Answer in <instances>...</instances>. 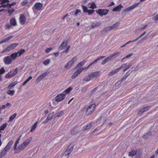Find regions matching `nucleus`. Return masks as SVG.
Returning <instances> with one entry per match:
<instances>
[{"instance_id": "obj_8", "label": "nucleus", "mask_w": 158, "mask_h": 158, "mask_svg": "<svg viewBox=\"0 0 158 158\" xmlns=\"http://www.w3.org/2000/svg\"><path fill=\"white\" fill-rule=\"evenodd\" d=\"M109 10L107 9H100L96 11L97 13L102 17L106 15L108 12Z\"/></svg>"}, {"instance_id": "obj_12", "label": "nucleus", "mask_w": 158, "mask_h": 158, "mask_svg": "<svg viewBox=\"0 0 158 158\" xmlns=\"http://www.w3.org/2000/svg\"><path fill=\"white\" fill-rule=\"evenodd\" d=\"M79 127L77 126L74 127L72 129L70 134L72 135H76L79 132Z\"/></svg>"}, {"instance_id": "obj_3", "label": "nucleus", "mask_w": 158, "mask_h": 158, "mask_svg": "<svg viewBox=\"0 0 158 158\" xmlns=\"http://www.w3.org/2000/svg\"><path fill=\"white\" fill-rule=\"evenodd\" d=\"M96 107V105L94 103H93L87 107L85 113L86 115H89L92 113Z\"/></svg>"}, {"instance_id": "obj_11", "label": "nucleus", "mask_w": 158, "mask_h": 158, "mask_svg": "<svg viewBox=\"0 0 158 158\" xmlns=\"http://www.w3.org/2000/svg\"><path fill=\"white\" fill-rule=\"evenodd\" d=\"M86 69H85V68L78 69L72 76V78L73 79L76 78L83 70Z\"/></svg>"}, {"instance_id": "obj_30", "label": "nucleus", "mask_w": 158, "mask_h": 158, "mask_svg": "<svg viewBox=\"0 0 158 158\" xmlns=\"http://www.w3.org/2000/svg\"><path fill=\"white\" fill-rule=\"evenodd\" d=\"M17 81H15L10 83L8 87V89H11L12 87H14V86L17 84Z\"/></svg>"}, {"instance_id": "obj_62", "label": "nucleus", "mask_w": 158, "mask_h": 158, "mask_svg": "<svg viewBox=\"0 0 158 158\" xmlns=\"http://www.w3.org/2000/svg\"><path fill=\"white\" fill-rule=\"evenodd\" d=\"M18 144H16V143H15L14 147H13V148H14V150L15 151V152H14L15 153V152H16V150L17 149V145Z\"/></svg>"}, {"instance_id": "obj_51", "label": "nucleus", "mask_w": 158, "mask_h": 158, "mask_svg": "<svg viewBox=\"0 0 158 158\" xmlns=\"http://www.w3.org/2000/svg\"><path fill=\"white\" fill-rule=\"evenodd\" d=\"M50 62V60L49 59L45 60L43 62V64L44 65H47Z\"/></svg>"}, {"instance_id": "obj_22", "label": "nucleus", "mask_w": 158, "mask_h": 158, "mask_svg": "<svg viewBox=\"0 0 158 158\" xmlns=\"http://www.w3.org/2000/svg\"><path fill=\"white\" fill-rule=\"evenodd\" d=\"M73 62L70 60L69 61L66 65L64 66V68L65 69H68L71 68L73 64Z\"/></svg>"}, {"instance_id": "obj_54", "label": "nucleus", "mask_w": 158, "mask_h": 158, "mask_svg": "<svg viewBox=\"0 0 158 158\" xmlns=\"http://www.w3.org/2000/svg\"><path fill=\"white\" fill-rule=\"evenodd\" d=\"M81 7L84 11V12H86L88 10L87 7L86 6L81 5Z\"/></svg>"}, {"instance_id": "obj_32", "label": "nucleus", "mask_w": 158, "mask_h": 158, "mask_svg": "<svg viewBox=\"0 0 158 158\" xmlns=\"http://www.w3.org/2000/svg\"><path fill=\"white\" fill-rule=\"evenodd\" d=\"M120 24V23L119 22H117L114 24L113 25L111 26L112 29L113 30L117 28L119 26Z\"/></svg>"}, {"instance_id": "obj_64", "label": "nucleus", "mask_w": 158, "mask_h": 158, "mask_svg": "<svg viewBox=\"0 0 158 158\" xmlns=\"http://www.w3.org/2000/svg\"><path fill=\"white\" fill-rule=\"evenodd\" d=\"M77 59V57L76 56H74L70 61L73 62L74 63L75 61H76Z\"/></svg>"}, {"instance_id": "obj_28", "label": "nucleus", "mask_w": 158, "mask_h": 158, "mask_svg": "<svg viewBox=\"0 0 158 158\" xmlns=\"http://www.w3.org/2000/svg\"><path fill=\"white\" fill-rule=\"evenodd\" d=\"M13 37V36H10L8 37L7 38L5 39L4 40H3L0 41V44H1L3 43H4L7 42L8 40H9L10 39L12 38Z\"/></svg>"}, {"instance_id": "obj_48", "label": "nucleus", "mask_w": 158, "mask_h": 158, "mask_svg": "<svg viewBox=\"0 0 158 158\" xmlns=\"http://www.w3.org/2000/svg\"><path fill=\"white\" fill-rule=\"evenodd\" d=\"M17 114L15 113L13 115L11 116L9 118V121H12L16 116Z\"/></svg>"}, {"instance_id": "obj_31", "label": "nucleus", "mask_w": 158, "mask_h": 158, "mask_svg": "<svg viewBox=\"0 0 158 158\" xmlns=\"http://www.w3.org/2000/svg\"><path fill=\"white\" fill-rule=\"evenodd\" d=\"M88 7L92 9L95 8L96 7V6L95 4V3L93 2V3H89L88 5Z\"/></svg>"}, {"instance_id": "obj_49", "label": "nucleus", "mask_w": 158, "mask_h": 158, "mask_svg": "<svg viewBox=\"0 0 158 158\" xmlns=\"http://www.w3.org/2000/svg\"><path fill=\"white\" fill-rule=\"evenodd\" d=\"M15 91L14 90H9L7 92V94H8L13 95L15 93Z\"/></svg>"}, {"instance_id": "obj_50", "label": "nucleus", "mask_w": 158, "mask_h": 158, "mask_svg": "<svg viewBox=\"0 0 158 158\" xmlns=\"http://www.w3.org/2000/svg\"><path fill=\"white\" fill-rule=\"evenodd\" d=\"M146 31L144 32L141 34L140 35H139V37H137L135 39V41H137L138 40H139V38L142 37L146 33Z\"/></svg>"}, {"instance_id": "obj_44", "label": "nucleus", "mask_w": 158, "mask_h": 158, "mask_svg": "<svg viewBox=\"0 0 158 158\" xmlns=\"http://www.w3.org/2000/svg\"><path fill=\"white\" fill-rule=\"evenodd\" d=\"M32 78V77L31 76L29 77L26 81H25L22 84L23 86L27 82H28Z\"/></svg>"}, {"instance_id": "obj_9", "label": "nucleus", "mask_w": 158, "mask_h": 158, "mask_svg": "<svg viewBox=\"0 0 158 158\" xmlns=\"http://www.w3.org/2000/svg\"><path fill=\"white\" fill-rule=\"evenodd\" d=\"M139 3L140 2L135 3L133 5L127 7L123 11V12L124 13H126L129 12L131 10L134 9L135 8L138 6Z\"/></svg>"}, {"instance_id": "obj_58", "label": "nucleus", "mask_w": 158, "mask_h": 158, "mask_svg": "<svg viewBox=\"0 0 158 158\" xmlns=\"http://www.w3.org/2000/svg\"><path fill=\"white\" fill-rule=\"evenodd\" d=\"M153 19L155 21V22L158 21V14L156 16L153 17Z\"/></svg>"}, {"instance_id": "obj_39", "label": "nucleus", "mask_w": 158, "mask_h": 158, "mask_svg": "<svg viewBox=\"0 0 158 158\" xmlns=\"http://www.w3.org/2000/svg\"><path fill=\"white\" fill-rule=\"evenodd\" d=\"M54 111H52V112L51 113H50L48 115V117H47V118L49 119L50 120L51 119H52V117H53L54 115Z\"/></svg>"}, {"instance_id": "obj_17", "label": "nucleus", "mask_w": 158, "mask_h": 158, "mask_svg": "<svg viewBox=\"0 0 158 158\" xmlns=\"http://www.w3.org/2000/svg\"><path fill=\"white\" fill-rule=\"evenodd\" d=\"M87 62V60H84L83 61L80 62L77 65V66L75 67L74 69H76L81 66H83Z\"/></svg>"}, {"instance_id": "obj_20", "label": "nucleus", "mask_w": 158, "mask_h": 158, "mask_svg": "<svg viewBox=\"0 0 158 158\" xmlns=\"http://www.w3.org/2000/svg\"><path fill=\"white\" fill-rule=\"evenodd\" d=\"M149 108V107H143V109L140 110L138 112V114L139 115L143 113L148 111Z\"/></svg>"}, {"instance_id": "obj_34", "label": "nucleus", "mask_w": 158, "mask_h": 158, "mask_svg": "<svg viewBox=\"0 0 158 158\" xmlns=\"http://www.w3.org/2000/svg\"><path fill=\"white\" fill-rule=\"evenodd\" d=\"M99 60V58L98 57L95 59L94 61H93L91 63L89 64L88 66L85 68V69H88L90 66H91L92 64H95L97 63V61Z\"/></svg>"}, {"instance_id": "obj_5", "label": "nucleus", "mask_w": 158, "mask_h": 158, "mask_svg": "<svg viewBox=\"0 0 158 158\" xmlns=\"http://www.w3.org/2000/svg\"><path fill=\"white\" fill-rule=\"evenodd\" d=\"M74 146V145L73 144H71L69 145L65 150L63 155L67 157V158L69 157L73 150Z\"/></svg>"}, {"instance_id": "obj_13", "label": "nucleus", "mask_w": 158, "mask_h": 158, "mask_svg": "<svg viewBox=\"0 0 158 158\" xmlns=\"http://www.w3.org/2000/svg\"><path fill=\"white\" fill-rule=\"evenodd\" d=\"M18 45V44L14 43L7 47L5 50L3 51V52H8L12 50L15 48Z\"/></svg>"}, {"instance_id": "obj_57", "label": "nucleus", "mask_w": 158, "mask_h": 158, "mask_svg": "<svg viewBox=\"0 0 158 158\" xmlns=\"http://www.w3.org/2000/svg\"><path fill=\"white\" fill-rule=\"evenodd\" d=\"M5 72V70L4 69L3 67H2L0 69V74H2L4 73Z\"/></svg>"}, {"instance_id": "obj_4", "label": "nucleus", "mask_w": 158, "mask_h": 158, "mask_svg": "<svg viewBox=\"0 0 158 158\" xmlns=\"http://www.w3.org/2000/svg\"><path fill=\"white\" fill-rule=\"evenodd\" d=\"M120 52H118L110 55L107 58L103 60L102 62L101 63V64H104L107 62L109 60H111L112 58H116V56H118V55L120 54Z\"/></svg>"}, {"instance_id": "obj_29", "label": "nucleus", "mask_w": 158, "mask_h": 158, "mask_svg": "<svg viewBox=\"0 0 158 158\" xmlns=\"http://www.w3.org/2000/svg\"><path fill=\"white\" fill-rule=\"evenodd\" d=\"M135 155V158H141L142 156L141 151L139 150L137 151L136 154Z\"/></svg>"}, {"instance_id": "obj_53", "label": "nucleus", "mask_w": 158, "mask_h": 158, "mask_svg": "<svg viewBox=\"0 0 158 158\" xmlns=\"http://www.w3.org/2000/svg\"><path fill=\"white\" fill-rule=\"evenodd\" d=\"M13 143V141L12 140H10L9 142L8 143L6 146L7 147L11 148L12 144Z\"/></svg>"}, {"instance_id": "obj_1", "label": "nucleus", "mask_w": 158, "mask_h": 158, "mask_svg": "<svg viewBox=\"0 0 158 158\" xmlns=\"http://www.w3.org/2000/svg\"><path fill=\"white\" fill-rule=\"evenodd\" d=\"M32 139V137H30L27 139L25 142H23L21 145H19L17 148L15 153H19L20 151L23 150L30 143Z\"/></svg>"}, {"instance_id": "obj_63", "label": "nucleus", "mask_w": 158, "mask_h": 158, "mask_svg": "<svg viewBox=\"0 0 158 158\" xmlns=\"http://www.w3.org/2000/svg\"><path fill=\"white\" fill-rule=\"evenodd\" d=\"M52 49V48H47L45 52L47 53H49Z\"/></svg>"}, {"instance_id": "obj_60", "label": "nucleus", "mask_w": 158, "mask_h": 158, "mask_svg": "<svg viewBox=\"0 0 158 158\" xmlns=\"http://www.w3.org/2000/svg\"><path fill=\"white\" fill-rule=\"evenodd\" d=\"M27 3V0H24L21 2V4L22 6H24L26 5Z\"/></svg>"}, {"instance_id": "obj_42", "label": "nucleus", "mask_w": 158, "mask_h": 158, "mask_svg": "<svg viewBox=\"0 0 158 158\" xmlns=\"http://www.w3.org/2000/svg\"><path fill=\"white\" fill-rule=\"evenodd\" d=\"M37 123L38 122H36L32 127L30 131L31 132H33V131L35 130V128L37 126Z\"/></svg>"}, {"instance_id": "obj_40", "label": "nucleus", "mask_w": 158, "mask_h": 158, "mask_svg": "<svg viewBox=\"0 0 158 158\" xmlns=\"http://www.w3.org/2000/svg\"><path fill=\"white\" fill-rule=\"evenodd\" d=\"M6 153L7 152L6 151L3 149L0 153V158H1L5 156L6 154Z\"/></svg>"}, {"instance_id": "obj_21", "label": "nucleus", "mask_w": 158, "mask_h": 158, "mask_svg": "<svg viewBox=\"0 0 158 158\" xmlns=\"http://www.w3.org/2000/svg\"><path fill=\"white\" fill-rule=\"evenodd\" d=\"M137 152V151L134 149H131V151L129 152L128 156L130 157H132L136 154Z\"/></svg>"}, {"instance_id": "obj_15", "label": "nucleus", "mask_w": 158, "mask_h": 158, "mask_svg": "<svg viewBox=\"0 0 158 158\" xmlns=\"http://www.w3.org/2000/svg\"><path fill=\"white\" fill-rule=\"evenodd\" d=\"M26 20V17L23 15H21L19 18V20L20 23L21 24H25Z\"/></svg>"}, {"instance_id": "obj_16", "label": "nucleus", "mask_w": 158, "mask_h": 158, "mask_svg": "<svg viewBox=\"0 0 158 158\" xmlns=\"http://www.w3.org/2000/svg\"><path fill=\"white\" fill-rule=\"evenodd\" d=\"M43 6V4L40 2H37L35 4L34 7L36 10H40L42 8Z\"/></svg>"}, {"instance_id": "obj_36", "label": "nucleus", "mask_w": 158, "mask_h": 158, "mask_svg": "<svg viewBox=\"0 0 158 158\" xmlns=\"http://www.w3.org/2000/svg\"><path fill=\"white\" fill-rule=\"evenodd\" d=\"M100 24L101 23L100 22H97L94 23L91 25V27L92 28H94L99 26Z\"/></svg>"}, {"instance_id": "obj_37", "label": "nucleus", "mask_w": 158, "mask_h": 158, "mask_svg": "<svg viewBox=\"0 0 158 158\" xmlns=\"http://www.w3.org/2000/svg\"><path fill=\"white\" fill-rule=\"evenodd\" d=\"M12 25L10 23H7L5 25L4 27L5 28L6 30H9L12 27Z\"/></svg>"}, {"instance_id": "obj_18", "label": "nucleus", "mask_w": 158, "mask_h": 158, "mask_svg": "<svg viewBox=\"0 0 158 158\" xmlns=\"http://www.w3.org/2000/svg\"><path fill=\"white\" fill-rule=\"evenodd\" d=\"M49 73V72L48 71L44 73H43L41 74L39 77H38L37 79V80H40L42 79L45 77Z\"/></svg>"}, {"instance_id": "obj_7", "label": "nucleus", "mask_w": 158, "mask_h": 158, "mask_svg": "<svg viewBox=\"0 0 158 158\" xmlns=\"http://www.w3.org/2000/svg\"><path fill=\"white\" fill-rule=\"evenodd\" d=\"M65 94L62 93L58 94L55 98V100L56 102H60L63 100L65 97Z\"/></svg>"}, {"instance_id": "obj_56", "label": "nucleus", "mask_w": 158, "mask_h": 158, "mask_svg": "<svg viewBox=\"0 0 158 158\" xmlns=\"http://www.w3.org/2000/svg\"><path fill=\"white\" fill-rule=\"evenodd\" d=\"M132 70H129L125 74V75L127 77H128L130 74V73L132 72Z\"/></svg>"}, {"instance_id": "obj_25", "label": "nucleus", "mask_w": 158, "mask_h": 158, "mask_svg": "<svg viewBox=\"0 0 158 158\" xmlns=\"http://www.w3.org/2000/svg\"><path fill=\"white\" fill-rule=\"evenodd\" d=\"M92 124L91 123H90L86 126L83 127L81 129V130L83 131H85L89 129L92 127Z\"/></svg>"}, {"instance_id": "obj_38", "label": "nucleus", "mask_w": 158, "mask_h": 158, "mask_svg": "<svg viewBox=\"0 0 158 158\" xmlns=\"http://www.w3.org/2000/svg\"><path fill=\"white\" fill-rule=\"evenodd\" d=\"M7 124L6 123L3 124L0 127V131L4 130L7 126Z\"/></svg>"}, {"instance_id": "obj_27", "label": "nucleus", "mask_w": 158, "mask_h": 158, "mask_svg": "<svg viewBox=\"0 0 158 158\" xmlns=\"http://www.w3.org/2000/svg\"><path fill=\"white\" fill-rule=\"evenodd\" d=\"M64 114L63 111L61 110L58 112L57 115L54 116V118H59L62 116Z\"/></svg>"}, {"instance_id": "obj_14", "label": "nucleus", "mask_w": 158, "mask_h": 158, "mask_svg": "<svg viewBox=\"0 0 158 158\" xmlns=\"http://www.w3.org/2000/svg\"><path fill=\"white\" fill-rule=\"evenodd\" d=\"M3 60L5 64H11L12 61L10 56H7L5 57L3 59Z\"/></svg>"}, {"instance_id": "obj_43", "label": "nucleus", "mask_w": 158, "mask_h": 158, "mask_svg": "<svg viewBox=\"0 0 158 158\" xmlns=\"http://www.w3.org/2000/svg\"><path fill=\"white\" fill-rule=\"evenodd\" d=\"M11 6H10V3H8L6 4H3L1 6H0V8L1 7H3V8H5V7H7L9 8Z\"/></svg>"}, {"instance_id": "obj_61", "label": "nucleus", "mask_w": 158, "mask_h": 158, "mask_svg": "<svg viewBox=\"0 0 158 158\" xmlns=\"http://www.w3.org/2000/svg\"><path fill=\"white\" fill-rule=\"evenodd\" d=\"M126 64H123L119 68H117L118 71L122 68H124Z\"/></svg>"}, {"instance_id": "obj_41", "label": "nucleus", "mask_w": 158, "mask_h": 158, "mask_svg": "<svg viewBox=\"0 0 158 158\" xmlns=\"http://www.w3.org/2000/svg\"><path fill=\"white\" fill-rule=\"evenodd\" d=\"M91 79L90 77V76L89 74L88 76H85V77L83 79V80L86 81H90Z\"/></svg>"}, {"instance_id": "obj_23", "label": "nucleus", "mask_w": 158, "mask_h": 158, "mask_svg": "<svg viewBox=\"0 0 158 158\" xmlns=\"http://www.w3.org/2000/svg\"><path fill=\"white\" fill-rule=\"evenodd\" d=\"M68 42L67 40L63 42L60 46L59 48L61 50L64 49V47L67 46V45L68 44Z\"/></svg>"}, {"instance_id": "obj_2", "label": "nucleus", "mask_w": 158, "mask_h": 158, "mask_svg": "<svg viewBox=\"0 0 158 158\" xmlns=\"http://www.w3.org/2000/svg\"><path fill=\"white\" fill-rule=\"evenodd\" d=\"M25 52V50L23 49H21L17 52L12 53L10 56L12 60H15L18 57L20 56L22 54Z\"/></svg>"}, {"instance_id": "obj_59", "label": "nucleus", "mask_w": 158, "mask_h": 158, "mask_svg": "<svg viewBox=\"0 0 158 158\" xmlns=\"http://www.w3.org/2000/svg\"><path fill=\"white\" fill-rule=\"evenodd\" d=\"M94 12V10H88L87 12H88L89 15H91V14L93 13Z\"/></svg>"}, {"instance_id": "obj_45", "label": "nucleus", "mask_w": 158, "mask_h": 158, "mask_svg": "<svg viewBox=\"0 0 158 158\" xmlns=\"http://www.w3.org/2000/svg\"><path fill=\"white\" fill-rule=\"evenodd\" d=\"M32 78V77L31 76L29 77L26 81H25L22 84L23 86L27 82H28Z\"/></svg>"}, {"instance_id": "obj_52", "label": "nucleus", "mask_w": 158, "mask_h": 158, "mask_svg": "<svg viewBox=\"0 0 158 158\" xmlns=\"http://www.w3.org/2000/svg\"><path fill=\"white\" fill-rule=\"evenodd\" d=\"M1 2L0 4L3 5V4L9 2H10L9 0H0V2Z\"/></svg>"}, {"instance_id": "obj_10", "label": "nucleus", "mask_w": 158, "mask_h": 158, "mask_svg": "<svg viewBox=\"0 0 158 158\" xmlns=\"http://www.w3.org/2000/svg\"><path fill=\"white\" fill-rule=\"evenodd\" d=\"M100 74V71H96L92 72L89 74V75L90 76V77L91 78V79H96L99 77Z\"/></svg>"}, {"instance_id": "obj_33", "label": "nucleus", "mask_w": 158, "mask_h": 158, "mask_svg": "<svg viewBox=\"0 0 158 158\" xmlns=\"http://www.w3.org/2000/svg\"><path fill=\"white\" fill-rule=\"evenodd\" d=\"M118 72V69H116L110 72L108 74L109 76H111L117 73Z\"/></svg>"}, {"instance_id": "obj_47", "label": "nucleus", "mask_w": 158, "mask_h": 158, "mask_svg": "<svg viewBox=\"0 0 158 158\" xmlns=\"http://www.w3.org/2000/svg\"><path fill=\"white\" fill-rule=\"evenodd\" d=\"M15 11V10L14 9H12L10 10H7V12L8 14H9V15L10 16L11 15H12Z\"/></svg>"}, {"instance_id": "obj_46", "label": "nucleus", "mask_w": 158, "mask_h": 158, "mask_svg": "<svg viewBox=\"0 0 158 158\" xmlns=\"http://www.w3.org/2000/svg\"><path fill=\"white\" fill-rule=\"evenodd\" d=\"M32 78V77L31 76L29 77L26 81H25L22 84L23 86L27 82H28Z\"/></svg>"}, {"instance_id": "obj_55", "label": "nucleus", "mask_w": 158, "mask_h": 158, "mask_svg": "<svg viewBox=\"0 0 158 158\" xmlns=\"http://www.w3.org/2000/svg\"><path fill=\"white\" fill-rule=\"evenodd\" d=\"M81 11L80 9H77L74 13V15L76 16L78 15V14L81 12Z\"/></svg>"}, {"instance_id": "obj_26", "label": "nucleus", "mask_w": 158, "mask_h": 158, "mask_svg": "<svg viewBox=\"0 0 158 158\" xmlns=\"http://www.w3.org/2000/svg\"><path fill=\"white\" fill-rule=\"evenodd\" d=\"M112 30L113 29L111 26H108L105 27L103 30L102 31L103 32H106L110 31Z\"/></svg>"}, {"instance_id": "obj_19", "label": "nucleus", "mask_w": 158, "mask_h": 158, "mask_svg": "<svg viewBox=\"0 0 158 158\" xmlns=\"http://www.w3.org/2000/svg\"><path fill=\"white\" fill-rule=\"evenodd\" d=\"M123 7V6L121 4L114 8L112 9L113 11H119Z\"/></svg>"}, {"instance_id": "obj_24", "label": "nucleus", "mask_w": 158, "mask_h": 158, "mask_svg": "<svg viewBox=\"0 0 158 158\" xmlns=\"http://www.w3.org/2000/svg\"><path fill=\"white\" fill-rule=\"evenodd\" d=\"M10 24L13 26H15L17 25V22L15 19L13 18L10 19Z\"/></svg>"}, {"instance_id": "obj_35", "label": "nucleus", "mask_w": 158, "mask_h": 158, "mask_svg": "<svg viewBox=\"0 0 158 158\" xmlns=\"http://www.w3.org/2000/svg\"><path fill=\"white\" fill-rule=\"evenodd\" d=\"M72 89V88L71 87H69L63 92V93L65 94V95L66 96L67 94H68L70 93Z\"/></svg>"}, {"instance_id": "obj_6", "label": "nucleus", "mask_w": 158, "mask_h": 158, "mask_svg": "<svg viewBox=\"0 0 158 158\" xmlns=\"http://www.w3.org/2000/svg\"><path fill=\"white\" fill-rule=\"evenodd\" d=\"M18 72V68H17L15 69L14 70L10 71L5 76L6 78H10L13 76H15Z\"/></svg>"}]
</instances>
